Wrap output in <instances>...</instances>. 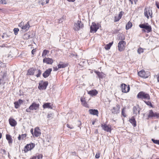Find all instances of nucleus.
<instances>
[{
	"label": "nucleus",
	"instance_id": "f257e3e1",
	"mask_svg": "<svg viewBox=\"0 0 159 159\" xmlns=\"http://www.w3.org/2000/svg\"><path fill=\"white\" fill-rule=\"evenodd\" d=\"M139 26L140 28L144 29L142 30L143 31H146L147 33H148L152 31L151 27L148 23L140 24Z\"/></svg>",
	"mask_w": 159,
	"mask_h": 159
},
{
	"label": "nucleus",
	"instance_id": "f03ea898",
	"mask_svg": "<svg viewBox=\"0 0 159 159\" xmlns=\"http://www.w3.org/2000/svg\"><path fill=\"white\" fill-rule=\"evenodd\" d=\"M137 97L138 98L142 99L149 100L150 99L149 95L143 91L139 92L137 95Z\"/></svg>",
	"mask_w": 159,
	"mask_h": 159
},
{
	"label": "nucleus",
	"instance_id": "7ed1b4c3",
	"mask_svg": "<svg viewBox=\"0 0 159 159\" xmlns=\"http://www.w3.org/2000/svg\"><path fill=\"white\" fill-rule=\"evenodd\" d=\"M39 105L35 102H33L29 107L26 109V111L28 112H30L31 110H36L39 107Z\"/></svg>",
	"mask_w": 159,
	"mask_h": 159
},
{
	"label": "nucleus",
	"instance_id": "20e7f679",
	"mask_svg": "<svg viewBox=\"0 0 159 159\" xmlns=\"http://www.w3.org/2000/svg\"><path fill=\"white\" fill-rule=\"evenodd\" d=\"M84 27V25L80 21L78 20L74 23L73 29L75 31H78Z\"/></svg>",
	"mask_w": 159,
	"mask_h": 159
},
{
	"label": "nucleus",
	"instance_id": "39448f33",
	"mask_svg": "<svg viewBox=\"0 0 159 159\" xmlns=\"http://www.w3.org/2000/svg\"><path fill=\"white\" fill-rule=\"evenodd\" d=\"M48 84V81L44 82L43 80L40 81L39 83L38 88L40 90L45 89Z\"/></svg>",
	"mask_w": 159,
	"mask_h": 159
},
{
	"label": "nucleus",
	"instance_id": "423d86ee",
	"mask_svg": "<svg viewBox=\"0 0 159 159\" xmlns=\"http://www.w3.org/2000/svg\"><path fill=\"white\" fill-rule=\"evenodd\" d=\"M99 24H96L94 22L92 23V25L90 26V32H96L99 29Z\"/></svg>",
	"mask_w": 159,
	"mask_h": 159
},
{
	"label": "nucleus",
	"instance_id": "0eeeda50",
	"mask_svg": "<svg viewBox=\"0 0 159 159\" xmlns=\"http://www.w3.org/2000/svg\"><path fill=\"white\" fill-rule=\"evenodd\" d=\"M126 44V42L123 41L119 42L118 44V49L119 51L121 52L124 49V47Z\"/></svg>",
	"mask_w": 159,
	"mask_h": 159
},
{
	"label": "nucleus",
	"instance_id": "6e6552de",
	"mask_svg": "<svg viewBox=\"0 0 159 159\" xmlns=\"http://www.w3.org/2000/svg\"><path fill=\"white\" fill-rule=\"evenodd\" d=\"M35 146V144L34 143H31L29 144H27L25 147L24 150L25 152H27L29 150H30L33 148Z\"/></svg>",
	"mask_w": 159,
	"mask_h": 159
},
{
	"label": "nucleus",
	"instance_id": "1a4fd4ad",
	"mask_svg": "<svg viewBox=\"0 0 159 159\" xmlns=\"http://www.w3.org/2000/svg\"><path fill=\"white\" fill-rule=\"evenodd\" d=\"M122 91L123 93L128 92L130 90V87L129 85H127L125 84H121Z\"/></svg>",
	"mask_w": 159,
	"mask_h": 159
},
{
	"label": "nucleus",
	"instance_id": "9d476101",
	"mask_svg": "<svg viewBox=\"0 0 159 159\" xmlns=\"http://www.w3.org/2000/svg\"><path fill=\"white\" fill-rule=\"evenodd\" d=\"M144 16L148 19L149 18V15L152 17V10H150L149 8H145L144 11Z\"/></svg>",
	"mask_w": 159,
	"mask_h": 159
},
{
	"label": "nucleus",
	"instance_id": "9b49d317",
	"mask_svg": "<svg viewBox=\"0 0 159 159\" xmlns=\"http://www.w3.org/2000/svg\"><path fill=\"white\" fill-rule=\"evenodd\" d=\"M120 107L119 105H117L116 107H113L111 110V112L113 114H117L119 113Z\"/></svg>",
	"mask_w": 159,
	"mask_h": 159
},
{
	"label": "nucleus",
	"instance_id": "f8f14e48",
	"mask_svg": "<svg viewBox=\"0 0 159 159\" xmlns=\"http://www.w3.org/2000/svg\"><path fill=\"white\" fill-rule=\"evenodd\" d=\"M52 69L51 68H49L46 70L43 73V76L45 78H46L48 77L50 74Z\"/></svg>",
	"mask_w": 159,
	"mask_h": 159
},
{
	"label": "nucleus",
	"instance_id": "ddd939ff",
	"mask_svg": "<svg viewBox=\"0 0 159 159\" xmlns=\"http://www.w3.org/2000/svg\"><path fill=\"white\" fill-rule=\"evenodd\" d=\"M43 62L48 64H52L53 62V60L52 58L46 57L43 59Z\"/></svg>",
	"mask_w": 159,
	"mask_h": 159
},
{
	"label": "nucleus",
	"instance_id": "4468645a",
	"mask_svg": "<svg viewBox=\"0 0 159 159\" xmlns=\"http://www.w3.org/2000/svg\"><path fill=\"white\" fill-rule=\"evenodd\" d=\"M139 75L141 77L144 78H147L148 76L146 75V73L144 70L139 71L138 72Z\"/></svg>",
	"mask_w": 159,
	"mask_h": 159
},
{
	"label": "nucleus",
	"instance_id": "2eb2a0df",
	"mask_svg": "<svg viewBox=\"0 0 159 159\" xmlns=\"http://www.w3.org/2000/svg\"><path fill=\"white\" fill-rule=\"evenodd\" d=\"M9 123L11 126H15L17 124L16 121L13 118H10L9 120Z\"/></svg>",
	"mask_w": 159,
	"mask_h": 159
},
{
	"label": "nucleus",
	"instance_id": "dca6fc26",
	"mask_svg": "<svg viewBox=\"0 0 159 159\" xmlns=\"http://www.w3.org/2000/svg\"><path fill=\"white\" fill-rule=\"evenodd\" d=\"M52 104L50 102H47L44 103L43 106V107L44 108L52 109Z\"/></svg>",
	"mask_w": 159,
	"mask_h": 159
},
{
	"label": "nucleus",
	"instance_id": "f3484780",
	"mask_svg": "<svg viewBox=\"0 0 159 159\" xmlns=\"http://www.w3.org/2000/svg\"><path fill=\"white\" fill-rule=\"evenodd\" d=\"M41 134L39 128H36L34 129V135L36 137L39 136Z\"/></svg>",
	"mask_w": 159,
	"mask_h": 159
},
{
	"label": "nucleus",
	"instance_id": "a211bd4d",
	"mask_svg": "<svg viewBox=\"0 0 159 159\" xmlns=\"http://www.w3.org/2000/svg\"><path fill=\"white\" fill-rule=\"evenodd\" d=\"M101 127H102V129L105 131L110 132L111 131L110 128L106 124H102Z\"/></svg>",
	"mask_w": 159,
	"mask_h": 159
},
{
	"label": "nucleus",
	"instance_id": "6ab92c4d",
	"mask_svg": "<svg viewBox=\"0 0 159 159\" xmlns=\"http://www.w3.org/2000/svg\"><path fill=\"white\" fill-rule=\"evenodd\" d=\"M122 11H121L119 13L118 16H116L115 17L114 22H116L118 21L120 19L122 16Z\"/></svg>",
	"mask_w": 159,
	"mask_h": 159
},
{
	"label": "nucleus",
	"instance_id": "aec40b11",
	"mask_svg": "<svg viewBox=\"0 0 159 159\" xmlns=\"http://www.w3.org/2000/svg\"><path fill=\"white\" fill-rule=\"evenodd\" d=\"M129 122L132 124L133 126L135 127L136 126V122L135 120V118L134 116H132L129 119Z\"/></svg>",
	"mask_w": 159,
	"mask_h": 159
},
{
	"label": "nucleus",
	"instance_id": "412c9836",
	"mask_svg": "<svg viewBox=\"0 0 159 159\" xmlns=\"http://www.w3.org/2000/svg\"><path fill=\"white\" fill-rule=\"evenodd\" d=\"M139 106L138 105L134 107L133 108V112L134 114H135L136 115L137 114V112L138 111V113L139 114L140 112V110L139 109Z\"/></svg>",
	"mask_w": 159,
	"mask_h": 159
},
{
	"label": "nucleus",
	"instance_id": "4be33fe9",
	"mask_svg": "<svg viewBox=\"0 0 159 159\" xmlns=\"http://www.w3.org/2000/svg\"><path fill=\"white\" fill-rule=\"evenodd\" d=\"M89 111L90 114L94 115H97L98 113V110L96 109H89Z\"/></svg>",
	"mask_w": 159,
	"mask_h": 159
},
{
	"label": "nucleus",
	"instance_id": "5701e85b",
	"mask_svg": "<svg viewBox=\"0 0 159 159\" xmlns=\"http://www.w3.org/2000/svg\"><path fill=\"white\" fill-rule=\"evenodd\" d=\"M6 75L7 74L6 73H1L0 75V84L3 83V80L6 77Z\"/></svg>",
	"mask_w": 159,
	"mask_h": 159
},
{
	"label": "nucleus",
	"instance_id": "b1692460",
	"mask_svg": "<svg viewBox=\"0 0 159 159\" xmlns=\"http://www.w3.org/2000/svg\"><path fill=\"white\" fill-rule=\"evenodd\" d=\"M6 138L8 141L9 144L10 145L12 143L13 140L10 135L7 134L6 135Z\"/></svg>",
	"mask_w": 159,
	"mask_h": 159
},
{
	"label": "nucleus",
	"instance_id": "393cba45",
	"mask_svg": "<svg viewBox=\"0 0 159 159\" xmlns=\"http://www.w3.org/2000/svg\"><path fill=\"white\" fill-rule=\"evenodd\" d=\"M30 27V26L29 24V21L26 24H24V25L22 29L27 31L29 29Z\"/></svg>",
	"mask_w": 159,
	"mask_h": 159
},
{
	"label": "nucleus",
	"instance_id": "a878e982",
	"mask_svg": "<svg viewBox=\"0 0 159 159\" xmlns=\"http://www.w3.org/2000/svg\"><path fill=\"white\" fill-rule=\"evenodd\" d=\"M36 71V69H34L33 68H30L28 70V74L29 75H33L34 74Z\"/></svg>",
	"mask_w": 159,
	"mask_h": 159
},
{
	"label": "nucleus",
	"instance_id": "bb28decb",
	"mask_svg": "<svg viewBox=\"0 0 159 159\" xmlns=\"http://www.w3.org/2000/svg\"><path fill=\"white\" fill-rule=\"evenodd\" d=\"M157 113H154L152 110H151L149 111V114L148 116V118L152 117H155L157 116Z\"/></svg>",
	"mask_w": 159,
	"mask_h": 159
},
{
	"label": "nucleus",
	"instance_id": "cd10ccee",
	"mask_svg": "<svg viewBox=\"0 0 159 159\" xmlns=\"http://www.w3.org/2000/svg\"><path fill=\"white\" fill-rule=\"evenodd\" d=\"M98 93V92L96 90H93L89 91L88 94L91 96H95Z\"/></svg>",
	"mask_w": 159,
	"mask_h": 159
},
{
	"label": "nucleus",
	"instance_id": "c85d7f7f",
	"mask_svg": "<svg viewBox=\"0 0 159 159\" xmlns=\"http://www.w3.org/2000/svg\"><path fill=\"white\" fill-rule=\"evenodd\" d=\"M62 62H60L58 65V68H64L65 67L67 66V65L66 64H61Z\"/></svg>",
	"mask_w": 159,
	"mask_h": 159
},
{
	"label": "nucleus",
	"instance_id": "c756f323",
	"mask_svg": "<svg viewBox=\"0 0 159 159\" xmlns=\"http://www.w3.org/2000/svg\"><path fill=\"white\" fill-rule=\"evenodd\" d=\"M132 26V23L130 21H129L127 24L126 25V29L128 30L131 28Z\"/></svg>",
	"mask_w": 159,
	"mask_h": 159
},
{
	"label": "nucleus",
	"instance_id": "7c9ffc66",
	"mask_svg": "<svg viewBox=\"0 0 159 159\" xmlns=\"http://www.w3.org/2000/svg\"><path fill=\"white\" fill-rule=\"evenodd\" d=\"M113 43V42L110 43L109 44H107L105 47V49L107 50L110 49Z\"/></svg>",
	"mask_w": 159,
	"mask_h": 159
},
{
	"label": "nucleus",
	"instance_id": "2f4dec72",
	"mask_svg": "<svg viewBox=\"0 0 159 159\" xmlns=\"http://www.w3.org/2000/svg\"><path fill=\"white\" fill-rule=\"evenodd\" d=\"M94 72L97 74L99 78H103V75L102 72H100L97 71H94Z\"/></svg>",
	"mask_w": 159,
	"mask_h": 159
},
{
	"label": "nucleus",
	"instance_id": "473e14b6",
	"mask_svg": "<svg viewBox=\"0 0 159 159\" xmlns=\"http://www.w3.org/2000/svg\"><path fill=\"white\" fill-rule=\"evenodd\" d=\"M80 101L83 106L87 107V104L85 101L84 98H80Z\"/></svg>",
	"mask_w": 159,
	"mask_h": 159
},
{
	"label": "nucleus",
	"instance_id": "72a5a7b5",
	"mask_svg": "<svg viewBox=\"0 0 159 159\" xmlns=\"http://www.w3.org/2000/svg\"><path fill=\"white\" fill-rule=\"evenodd\" d=\"M49 52V51L46 50V49H45L43 50L42 55V56L43 57H46V56L47 53H48Z\"/></svg>",
	"mask_w": 159,
	"mask_h": 159
},
{
	"label": "nucleus",
	"instance_id": "f704fd0d",
	"mask_svg": "<svg viewBox=\"0 0 159 159\" xmlns=\"http://www.w3.org/2000/svg\"><path fill=\"white\" fill-rule=\"evenodd\" d=\"M125 108L123 107L122 109V111H121V115L125 117H126V116L125 113Z\"/></svg>",
	"mask_w": 159,
	"mask_h": 159
},
{
	"label": "nucleus",
	"instance_id": "c9c22d12",
	"mask_svg": "<svg viewBox=\"0 0 159 159\" xmlns=\"http://www.w3.org/2000/svg\"><path fill=\"white\" fill-rule=\"evenodd\" d=\"M24 38L25 39H28L31 38L30 35H29L28 33L25 34L24 35Z\"/></svg>",
	"mask_w": 159,
	"mask_h": 159
},
{
	"label": "nucleus",
	"instance_id": "e433bc0d",
	"mask_svg": "<svg viewBox=\"0 0 159 159\" xmlns=\"http://www.w3.org/2000/svg\"><path fill=\"white\" fill-rule=\"evenodd\" d=\"M11 34V33H4V36L5 37V39H7L8 38H9L10 36L11 35L10 34Z\"/></svg>",
	"mask_w": 159,
	"mask_h": 159
},
{
	"label": "nucleus",
	"instance_id": "4c0bfd02",
	"mask_svg": "<svg viewBox=\"0 0 159 159\" xmlns=\"http://www.w3.org/2000/svg\"><path fill=\"white\" fill-rule=\"evenodd\" d=\"M19 30L18 28H15L13 30L14 34L15 35L17 34L18 32L19 31Z\"/></svg>",
	"mask_w": 159,
	"mask_h": 159
},
{
	"label": "nucleus",
	"instance_id": "58836bf2",
	"mask_svg": "<svg viewBox=\"0 0 159 159\" xmlns=\"http://www.w3.org/2000/svg\"><path fill=\"white\" fill-rule=\"evenodd\" d=\"M42 1L41 4L43 5L48 3L49 2V0H41Z\"/></svg>",
	"mask_w": 159,
	"mask_h": 159
},
{
	"label": "nucleus",
	"instance_id": "ea45409f",
	"mask_svg": "<svg viewBox=\"0 0 159 159\" xmlns=\"http://www.w3.org/2000/svg\"><path fill=\"white\" fill-rule=\"evenodd\" d=\"M15 107L16 108H18L20 107V105L18 103V102H16L14 103Z\"/></svg>",
	"mask_w": 159,
	"mask_h": 159
},
{
	"label": "nucleus",
	"instance_id": "a19ab883",
	"mask_svg": "<svg viewBox=\"0 0 159 159\" xmlns=\"http://www.w3.org/2000/svg\"><path fill=\"white\" fill-rule=\"evenodd\" d=\"M152 141L154 143L159 145V140H155L154 139H152Z\"/></svg>",
	"mask_w": 159,
	"mask_h": 159
},
{
	"label": "nucleus",
	"instance_id": "79ce46f5",
	"mask_svg": "<svg viewBox=\"0 0 159 159\" xmlns=\"http://www.w3.org/2000/svg\"><path fill=\"white\" fill-rule=\"evenodd\" d=\"M24 25V23L23 21L21 22L18 25L20 27H21L22 29Z\"/></svg>",
	"mask_w": 159,
	"mask_h": 159
},
{
	"label": "nucleus",
	"instance_id": "37998d69",
	"mask_svg": "<svg viewBox=\"0 0 159 159\" xmlns=\"http://www.w3.org/2000/svg\"><path fill=\"white\" fill-rule=\"evenodd\" d=\"M143 52V49L142 48H139L138 50V52L139 54H140Z\"/></svg>",
	"mask_w": 159,
	"mask_h": 159
},
{
	"label": "nucleus",
	"instance_id": "c03bdc74",
	"mask_svg": "<svg viewBox=\"0 0 159 159\" xmlns=\"http://www.w3.org/2000/svg\"><path fill=\"white\" fill-rule=\"evenodd\" d=\"M37 72L38 73L36 75V76L37 77H38L40 76V75L41 74V71L40 70H38Z\"/></svg>",
	"mask_w": 159,
	"mask_h": 159
},
{
	"label": "nucleus",
	"instance_id": "a18cd8bd",
	"mask_svg": "<svg viewBox=\"0 0 159 159\" xmlns=\"http://www.w3.org/2000/svg\"><path fill=\"white\" fill-rule=\"evenodd\" d=\"M22 139L23 140L26 137L27 135L26 134H22L21 135Z\"/></svg>",
	"mask_w": 159,
	"mask_h": 159
},
{
	"label": "nucleus",
	"instance_id": "49530a36",
	"mask_svg": "<svg viewBox=\"0 0 159 159\" xmlns=\"http://www.w3.org/2000/svg\"><path fill=\"white\" fill-rule=\"evenodd\" d=\"M6 67V65L5 64L2 62L1 61H0V67Z\"/></svg>",
	"mask_w": 159,
	"mask_h": 159
},
{
	"label": "nucleus",
	"instance_id": "de8ad7c7",
	"mask_svg": "<svg viewBox=\"0 0 159 159\" xmlns=\"http://www.w3.org/2000/svg\"><path fill=\"white\" fill-rule=\"evenodd\" d=\"M0 3L2 4H6L7 2L5 0H0Z\"/></svg>",
	"mask_w": 159,
	"mask_h": 159
},
{
	"label": "nucleus",
	"instance_id": "09e8293b",
	"mask_svg": "<svg viewBox=\"0 0 159 159\" xmlns=\"http://www.w3.org/2000/svg\"><path fill=\"white\" fill-rule=\"evenodd\" d=\"M43 157V155L42 154H39L37 156L38 159H40Z\"/></svg>",
	"mask_w": 159,
	"mask_h": 159
},
{
	"label": "nucleus",
	"instance_id": "8fccbe9b",
	"mask_svg": "<svg viewBox=\"0 0 159 159\" xmlns=\"http://www.w3.org/2000/svg\"><path fill=\"white\" fill-rule=\"evenodd\" d=\"M131 2V4H133V1L135 3V4L136 2L137 1V0H132V1H129Z\"/></svg>",
	"mask_w": 159,
	"mask_h": 159
},
{
	"label": "nucleus",
	"instance_id": "3c124183",
	"mask_svg": "<svg viewBox=\"0 0 159 159\" xmlns=\"http://www.w3.org/2000/svg\"><path fill=\"white\" fill-rule=\"evenodd\" d=\"M100 157V154L99 153H97L95 155V157L98 158Z\"/></svg>",
	"mask_w": 159,
	"mask_h": 159
},
{
	"label": "nucleus",
	"instance_id": "603ef678",
	"mask_svg": "<svg viewBox=\"0 0 159 159\" xmlns=\"http://www.w3.org/2000/svg\"><path fill=\"white\" fill-rule=\"evenodd\" d=\"M17 102H18V103L20 105L23 102V101L22 100L19 99Z\"/></svg>",
	"mask_w": 159,
	"mask_h": 159
},
{
	"label": "nucleus",
	"instance_id": "864d4df0",
	"mask_svg": "<svg viewBox=\"0 0 159 159\" xmlns=\"http://www.w3.org/2000/svg\"><path fill=\"white\" fill-rule=\"evenodd\" d=\"M77 124L78 127L80 126V125H81V122L80 121H78L77 122Z\"/></svg>",
	"mask_w": 159,
	"mask_h": 159
},
{
	"label": "nucleus",
	"instance_id": "5fc2aeb1",
	"mask_svg": "<svg viewBox=\"0 0 159 159\" xmlns=\"http://www.w3.org/2000/svg\"><path fill=\"white\" fill-rule=\"evenodd\" d=\"M156 5L158 8L159 9V3L156 2Z\"/></svg>",
	"mask_w": 159,
	"mask_h": 159
},
{
	"label": "nucleus",
	"instance_id": "6e6d98bb",
	"mask_svg": "<svg viewBox=\"0 0 159 159\" xmlns=\"http://www.w3.org/2000/svg\"><path fill=\"white\" fill-rule=\"evenodd\" d=\"M18 139L19 140H20L22 139L21 135L20 134L19 135V136L18 137Z\"/></svg>",
	"mask_w": 159,
	"mask_h": 159
},
{
	"label": "nucleus",
	"instance_id": "4d7b16f0",
	"mask_svg": "<svg viewBox=\"0 0 159 159\" xmlns=\"http://www.w3.org/2000/svg\"><path fill=\"white\" fill-rule=\"evenodd\" d=\"M52 114H48V118H50V117H52Z\"/></svg>",
	"mask_w": 159,
	"mask_h": 159
},
{
	"label": "nucleus",
	"instance_id": "13d9d810",
	"mask_svg": "<svg viewBox=\"0 0 159 159\" xmlns=\"http://www.w3.org/2000/svg\"><path fill=\"white\" fill-rule=\"evenodd\" d=\"M36 52V50L34 49H33L31 52L33 54H34L35 52Z\"/></svg>",
	"mask_w": 159,
	"mask_h": 159
},
{
	"label": "nucleus",
	"instance_id": "bf43d9fd",
	"mask_svg": "<svg viewBox=\"0 0 159 159\" xmlns=\"http://www.w3.org/2000/svg\"><path fill=\"white\" fill-rule=\"evenodd\" d=\"M148 105H149L150 104H151V103L150 102L148 101V102H145Z\"/></svg>",
	"mask_w": 159,
	"mask_h": 159
},
{
	"label": "nucleus",
	"instance_id": "052dcab7",
	"mask_svg": "<svg viewBox=\"0 0 159 159\" xmlns=\"http://www.w3.org/2000/svg\"><path fill=\"white\" fill-rule=\"evenodd\" d=\"M62 22V19L61 18L59 20V23H60Z\"/></svg>",
	"mask_w": 159,
	"mask_h": 159
},
{
	"label": "nucleus",
	"instance_id": "680f3d73",
	"mask_svg": "<svg viewBox=\"0 0 159 159\" xmlns=\"http://www.w3.org/2000/svg\"><path fill=\"white\" fill-rule=\"evenodd\" d=\"M30 132L33 135H34V134H33L34 133H33V129H31Z\"/></svg>",
	"mask_w": 159,
	"mask_h": 159
},
{
	"label": "nucleus",
	"instance_id": "e2e57ef3",
	"mask_svg": "<svg viewBox=\"0 0 159 159\" xmlns=\"http://www.w3.org/2000/svg\"><path fill=\"white\" fill-rule=\"evenodd\" d=\"M75 0H67L69 2H74Z\"/></svg>",
	"mask_w": 159,
	"mask_h": 159
},
{
	"label": "nucleus",
	"instance_id": "0e129e2a",
	"mask_svg": "<svg viewBox=\"0 0 159 159\" xmlns=\"http://www.w3.org/2000/svg\"><path fill=\"white\" fill-rule=\"evenodd\" d=\"M37 159V157H35V156H34L32 158V159Z\"/></svg>",
	"mask_w": 159,
	"mask_h": 159
},
{
	"label": "nucleus",
	"instance_id": "69168bd1",
	"mask_svg": "<svg viewBox=\"0 0 159 159\" xmlns=\"http://www.w3.org/2000/svg\"><path fill=\"white\" fill-rule=\"evenodd\" d=\"M157 116H156L157 118H159V115L157 113Z\"/></svg>",
	"mask_w": 159,
	"mask_h": 159
},
{
	"label": "nucleus",
	"instance_id": "338daca9",
	"mask_svg": "<svg viewBox=\"0 0 159 159\" xmlns=\"http://www.w3.org/2000/svg\"><path fill=\"white\" fill-rule=\"evenodd\" d=\"M2 38H5V37L4 36V33L3 34V35L2 36Z\"/></svg>",
	"mask_w": 159,
	"mask_h": 159
},
{
	"label": "nucleus",
	"instance_id": "774afa93",
	"mask_svg": "<svg viewBox=\"0 0 159 159\" xmlns=\"http://www.w3.org/2000/svg\"><path fill=\"white\" fill-rule=\"evenodd\" d=\"M157 81L159 82V75L157 77Z\"/></svg>",
	"mask_w": 159,
	"mask_h": 159
}]
</instances>
